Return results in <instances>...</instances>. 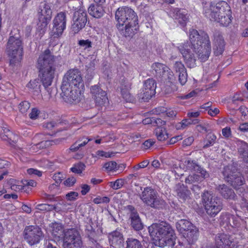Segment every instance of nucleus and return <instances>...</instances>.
Returning <instances> with one entry per match:
<instances>
[{
    "label": "nucleus",
    "mask_w": 248,
    "mask_h": 248,
    "mask_svg": "<svg viewBox=\"0 0 248 248\" xmlns=\"http://www.w3.org/2000/svg\"><path fill=\"white\" fill-rule=\"evenodd\" d=\"M190 43L177 44V48L182 54L186 65L193 68L196 65L197 58L201 62L206 61L211 53L210 42L208 35L204 31H198L193 29L189 32Z\"/></svg>",
    "instance_id": "nucleus-1"
},
{
    "label": "nucleus",
    "mask_w": 248,
    "mask_h": 248,
    "mask_svg": "<svg viewBox=\"0 0 248 248\" xmlns=\"http://www.w3.org/2000/svg\"><path fill=\"white\" fill-rule=\"evenodd\" d=\"M148 232L153 242L150 243L146 248H155V246L173 247L175 244L176 236L174 231L167 222L152 224L148 227Z\"/></svg>",
    "instance_id": "nucleus-2"
},
{
    "label": "nucleus",
    "mask_w": 248,
    "mask_h": 248,
    "mask_svg": "<svg viewBox=\"0 0 248 248\" xmlns=\"http://www.w3.org/2000/svg\"><path fill=\"white\" fill-rule=\"evenodd\" d=\"M201 2L203 14L207 18L224 26L229 25L232 21V12L226 2L221 1L216 4L212 0H201Z\"/></svg>",
    "instance_id": "nucleus-3"
},
{
    "label": "nucleus",
    "mask_w": 248,
    "mask_h": 248,
    "mask_svg": "<svg viewBox=\"0 0 248 248\" xmlns=\"http://www.w3.org/2000/svg\"><path fill=\"white\" fill-rule=\"evenodd\" d=\"M115 18L118 22L117 28L120 30H124V34L126 36H131L138 29V16L133 9L129 7H119L115 13Z\"/></svg>",
    "instance_id": "nucleus-4"
},
{
    "label": "nucleus",
    "mask_w": 248,
    "mask_h": 248,
    "mask_svg": "<svg viewBox=\"0 0 248 248\" xmlns=\"http://www.w3.org/2000/svg\"><path fill=\"white\" fill-rule=\"evenodd\" d=\"M54 62V56L49 49H46L38 59L37 67L39 70V76L45 88L51 85L54 78L56 69Z\"/></svg>",
    "instance_id": "nucleus-5"
},
{
    "label": "nucleus",
    "mask_w": 248,
    "mask_h": 248,
    "mask_svg": "<svg viewBox=\"0 0 248 248\" xmlns=\"http://www.w3.org/2000/svg\"><path fill=\"white\" fill-rule=\"evenodd\" d=\"M6 51L9 57L10 65L13 67L19 65L23 59V46L19 35L10 36Z\"/></svg>",
    "instance_id": "nucleus-6"
},
{
    "label": "nucleus",
    "mask_w": 248,
    "mask_h": 248,
    "mask_svg": "<svg viewBox=\"0 0 248 248\" xmlns=\"http://www.w3.org/2000/svg\"><path fill=\"white\" fill-rule=\"evenodd\" d=\"M152 69L153 72H155L153 73L156 77L162 78L164 82L168 84L165 87V92L166 93H170L176 90V86L173 84L175 77L168 66L161 63L155 62L152 65Z\"/></svg>",
    "instance_id": "nucleus-7"
},
{
    "label": "nucleus",
    "mask_w": 248,
    "mask_h": 248,
    "mask_svg": "<svg viewBox=\"0 0 248 248\" xmlns=\"http://www.w3.org/2000/svg\"><path fill=\"white\" fill-rule=\"evenodd\" d=\"M202 201L206 213L210 217H216L222 209L223 204L220 199L208 191L203 193Z\"/></svg>",
    "instance_id": "nucleus-8"
},
{
    "label": "nucleus",
    "mask_w": 248,
    "mask_h": 248,
    "mask_svg": "<svg viewBox=\"0 0 248 248\" xmlns=\"http://www.w3.org/2000/svg\"><path fill=\"white\" fill-rule=\"evenodd\" d=\"M140 198L146 205L154 208H162L166 204L165 201L158 196L154 189L150 187L144 188Z\"/></svg>",
    "instance_id": "nucleus-9"
},
{
    "label": "nucleus",
    "mask_w": 248,
    "mask_h": 248,
    "mask_svg": "<svg viewBox=\"0 0 248 248\" xmlns=\"http://www.w3.org/2000/svg\"><path fill=\"white\" fill-rule=\"evenodd\" d=\"M223 174L226 181L230 183L234 188L238 190L241 189L239 186L244 184L245 181L240 173L237 172L235 166L232 164L224 167Z\"/></svg>",
    "instance_id": "nucleus-10"
},
{
    "label": "nucleus",
    "mask_w": 248,
    "mask_h": 248,
    "mask_svg": "<svg viewBox=\"0 0 248 248\" xmlns=\"http://www.w3.org/2000/svg\"><path fill=\"white\" fill-rule=\"evenodd\" d=\"M52 10L51 6L47 3H42L40 5L38 11V22L37 30L44 33L46 31L47 25L52 17Z\"/></svg>",
    "instance_id": "nucleus-11"
},
{
    "label": "nucleus",
    "mask_w": 248,
    "mask_h": 248,
    "mask_svg": "<svg viewBox=\"0 0 248 248\" xmlns=\"http://www.w3.org/2000/svg\"><path fill=\"white\" fill-rule=\"evenodd\" d=\"M64 85L65 87H84L80 72L77 69L68 70L64 75L62 86Z\"/></svg>",
    "instance_id": "nucleus-12"
},
{
    "label": "nucleus",
    "mask_w": 248,
    "mask_h": 248,
    "mask_svg": "<svg viewBox=\"0 0 248 248\" xmlns=\"http://www.w3.org/2000/svg\"><path fill=\"white\" fill-rule=\"evenodd\" d=\"M64 248H81L82 242L79 232L75 228L67 229L64 235Z\"/></svg>",
    "instance_id": "nucleus-13"
},
{
    "label": "nucleus",
    "mask_w": 248,
    "mask_h": 248,
    "mask_svg": "<svg viewBox=\"0 0 248 248\" xmlns=\"http://www.w3.org/2000/svg\"><path fill=\"white\" fill-rule=\"evenodd\" d=\"M66 16L64 12H60L55 16L52 22V28L50 36L54 38H58L62 35L66 29Z\"/></svg>",
    "instance_id": "nucleus-14"
},
{
    "label": "nucleus",
    "mask_w": 248,
    "mask_h": 248,
    "mask_svg": "<svg viewBox=\"0 0 248 248\" xmlns=\"http://www.w3.org/2000/svg\"><path fill=\"white\" fill-rule=\"evenodd\" d=\"M62 95L66 102L72 103L78 102L81 99L84 87L71 88L65 87V85L61 87Z\"/></svg>",
    "instance_id": "nucleus-15"
},
{
    "label": "nucleus",
    "mask_w": 248,
    "mask_h": 248,
    "mask_svg": "<svg viewBox=\"0 0 248 248\" xmlns=\"http://www.w3.org/2000/svg\"><path fill=\"white\" fill-rule=\"evenodd\" d=\"M87 21L86 10L80 7L75 11L73 17L71 30L74 33H78L85 26Z\"/></svg>",
    "instance_id": "nucleus-16"
},
{
    "label": "nucleus",
    "mask_w": 248,
    "mask_h": 248,
    "mask_svg": "<svg viewBox=\"0 0 248 248\" xmlns=\"http://www.w3.org/2000/svg\"><path fill=\"white\" fill-rule=\"evenodd\" d=\"M24 237L27 242L32 246L36 244L43 238V235L41 228L37 226H29L25 228Z\"/></svg>",
    "instance_id": "nucleus-17"
},
{
    "label": "nucleus",
    "mask_w": 248,
    "mask_h": 248,
    "mask_svg": "<svg viewBox=\"0 0 248 248\" xmlns=\"http://www.w3.org/2000/svg\"><path fill=\"white\" fill-rule=\"evenodd\" d=\"M156 83L153 78L147 79L144 83L140 97L144 101H146L155 94Z\"/></svg>",
    "instance_id": "nucleus-18"
},
{
    "label": "nucleus",
    "mask_w": 248,
    "mask_h": 248,
    "mask_svg": "<svg viewBox=\"0 0 248 248\" xmlns=\"http://www.w3.org/2000/svg\"><path fill=\"white\" fill-rule=\"evenodd\" d=\"M216 248H237L231 239L230 236L226 234L217 235L215 238Z\"/></svg>",
    "instance_id": "nucleus-19"
},
{
    "label": "nucleus",
    "mask_w": 248,
    "mask_h": 248,
    "mask_svg": "<svg viewBox=\"0 0 248 248\" xmlns=\"http://www.w3.org/2000/svg\"><path fill=\"white\" fill-rule=\"evenodd\" d=\"M174 189L177 196L180 201L188 202L191 199V192L183 184L178 183L175 186Z\"/></svg>",
    "instance_id": "nucleus-20"
},
{
    "label": "nucleus",
    "mask_w": 248,
    "mask_h": 248,
    "mask_svg": "<svg viewBox=\"0 0 248 248\" xmlns=\"http://www.w3.org/2000/svg\"><path fill=\"white\" fill-rule=\"evenodd\" d=\"M109 242L111 246L114 248L124 247V238L122 234L119 231H114L108 235Z\"/></svg>",
    "instance_id": "nucleus-21"
},
{
    "label": "nucleus",
    "mask_w": 248,
    "mask_h": 248,
    "mask_svg": "<svg viewBox=\"0 0 248 248\" xmlns=\"http://www.w3.org/2000/svg\"><path fill=\"white\" fill-rule=\"evenodd\" d=\"M172 69L178 73L179 81L181 85H184L187 81V75L184 64L180 61H177L174 63Z\"/></svg>",
    "instance_id": "nucleus-22"
},
{
    "label": "nucleus",
    "mask_w": 248,
    "mask_h": 248,
    "mask_svg": "<svg viewBox=\"0 0 248 248\" xmlns=\"http://www.w3.org/2000/svg\"><path fill=\"white\" fill-rule=\"evenodd\" d=\"M156 123L158 124L160 123L161 126H158L155 130L154 133L158 140L160 141H164L169 138V133L164 125L166 124V122L162 121L161 119H157Z\"/></svg>",
    "instance_id": "nucleus-23"
},
{
    "label": "nucleus",
    "mask_w": 248,
    "mask_h": 248,
    "mask_svg": "<svg viewBox=\"0 0 248 248\" xmlns=\"http://www.w3.org/2000/svg\"><path fill=\"white\" fill-rule=\"evenodd\" d=\"M225 42L223 37L219 35H216L213 42V49L216 56L221 55L225 49Z\"/></svg>",
    "instance_id": "nucleus-24"
},
{
    "label": "nucleus",
    "mask_w": 248,
    "mask_h": 248,
    "mask_svg": "<svg viewBox=\"0 0 248 248\" xmlns=\"http://www.w3.org/2000/svg\"><path fill=\"white\" fill-rule=\"evenodd\" d=\"M53 142L52 140H43L38 143L34 144L32 145H30L29 147L24 148L26 151L23 149H19L18 153L21 155L23 153L26 152L27 151H30L31 153H35L38 151V149L44 148L49 147L52 145Z\"/></svg>",
    "instance_id": "nucleus-25"
},
{
    "label": "nucleus",
    "mask_w": 248,
    "mask_h": 248,
    "mask_svg": "<svg viewBox=\"0 0 248 248\" xmlns=\"http://www.w3.org/2000/svg\"><path fill=\"white\" fill-rule=\"evenodd\" d=\"M52 234L53 237L57 240L63 239L65 231L63 226L61 223L54 222L52 223Z\"/></svg>",
    "instance_id": "nucleus-26"
},
{
    "label": "nucleus",
    "mask_w": 248,
    "mask_h": 248,
    "mask_svg": "<svg viewBox=\"0 0 248 248\" xmlns=\"http://www.w3.org/2000/svg\"><path fill=\"white\" fill-rule=\"evenodd\" d=\"M176 227L178 232L182 234H186L187 232L195 227L190 221L186 219H181L176 223Z\"/></svg>",
    "instance_id": "nucleus-27"
},
{
    "label": "nucleus",
    "mask_w": 248,
    "mask_h": 248,
    "mask_svg": "<svg viewBox=\"0 0 248 248\" xmlns=\"http://www.w3.org/2000/svg\"><path fill=\"white\" fill-rule=\"evenodd\" d=\"M173 16L181 25L186 24L188 20V16L187 12L185 10H181L175 8L173 11Z\"/></svg>",
    "instance_id": "nucleus-28"
},
{
    "label": "nucleus",
    "mask_w": 248,
    "mask_h": 248,
    "mask_svg": "<svg viewBox=\"0 0 248 248\" xmlns=\"http://www.w3.org/2000/svg\"><path fill=\"white\" fill-rule=\"evenodd\" d=\"M88 12L93 17L99 18L103 16L104 10L101 5H91L88 8Z\"/></svg>",
    "instance_id": "nucleus-29"
},
{
    "label": "nucleus",
    "mask_w": 248,
    "mask_h": 248,
    "mask_svg": "<svg viewBox=\"0 0 248 248\" xmlns=\"http://www.w3.org/2000/svg\"><path fill=\"white\" fill-rule=\"evenodd\" d=\"M183 236L186 239L189 244H192L197 239L199 236L198 229L195 226L191 228V230L186 232V234H183Z\"/></svg>",
    "instance_id": "nucleus-30"
},
{
    "label": "nucleus",
    "mask_w": 248,
    "mask_h": 248,
    "mask_svg": "<svg viewBox=\"0 0 248 248\" xmlns=\"http://www.w3.org/2000/svg\"><path fill=\"white\" fill-rule=\"evenodd\" d=\"M239 146L238 152L241 155V158L246 162H248V144L242 140L238 142Z\"/></svg>",
    "instance_id": "nucleus-31"
},
{
    "label": "nucleus",
    "mask_w": 248,
    "mask_h": 248,
    "mask_svg": "<svg viewBox=\"0 0 248 248\" xmlns=\"http://www.w3.org/2000/svg\"><path fill=\"white\" fill-rule=\"evenodd\" d=\"M218 190L225 199H233L235 197V195L233 190L225 185H220L218 186Z\"/></svg>",
    "instance_id": "nucleus-32"
},
{
    "label": "nucleus",
    "mask_w": 248,
    "mask_h": 248,
    "mask_svg": "<svg viewBox=\"0 0 248 248\" xmlns=\"http://www.w3.org/2000/svg\"><path fill=\"white\" fill-rule=\"evenodd\" d=\"M30 91L33 93L34 95H38L41 92V83L38 79L31 80L27 85Z\"/></svg>",
    "instance_id": "nucleus-33"
},
{
    "label": "nucleus",
    "mask_w": 248,
    "mask_h": 248,
    "mask_svg": "<svg viewBox=\"0 0 248 248\" xmlns=\"http://www.w3.org/2000/svg\"><path fill=\"white\" fill-rule=\"evenodd\" d=\"M72 204L65 201L58 202L54 206V210L60 213H66L72 209Z\"/></svg>",
    "instance_id": "nucleus-34"
},
{
    "label": "nucleus",
    "mask_w": 248,
    "mask_h": 248,
    "mask_svg": "<svg viewBox=\"0 0 248 248\" xmlns=\"http://www.w3.org/2000/svg\"><path fill=\"white\" fill-rule=\"evenodd\" d=\"M131 225L136 230H140L142 228V224L139 215L137 212H132L131 214Z\"/></svg>",
    "instance_id": "nucleus-35"
},
{
    "label": "nucleus",
    "mask_w": 248,
    "mask_h": 248,
    "mask_svg": "<svg viewBox=\"0 0 248 248\" xmlns=\"http://www.w3.org/2000/svg\"><path fill=\"white\" fill-rule=\"evenodd\" d=\"M3 132L5 133L3 135L1 136V138L2 140H9L13 142H16L18 139V136L14 135L12 132L6 128L3 127Z\"/></svg>",
    "instance_id": "nucleus-36"
},
{
    "label": "nucleus",
    "mask_w": 248,
    "mask_h": 248,
    "mask_svg": "<svg viewBox=\"0 0 248 248\" xmlns=\"http://www.w3.org/2000/svg\"><path fill=\"white\" fill-rule=\"evenodd\" d=\"M180 167L186 170H195L196 167L199 168V166L191 161L189 158H186L184 161H182L180 164Z\"/></svg>",
    "instance_id": "nucleus-37"
},
{
    "label": "nucleus",
    "mask_w": 248,
    "mask_h": 248,
    "mask_svg": "<svg viewBox=\"0 0 248 248\" xmlns=\"http://www.w3.org/2000/svg\"><path fill=\"white\" fill-rule=\"evenodd\" d=\"M9 183L11 185V189L16 192H18L25 189V185H24L23 181H19L12 179L10 180Z\"/></svg>",
    "instance_id": "nucleus-38"
},
{
    "label": "nucleus",
    "mask_w": 248,
    "mask_h": 248,
    "mask_svg": "<svg viewBox=\"0 0 248 248\" xmlns=\"http://www.w3.org/2000/svg\"><path fill=\"white\" fill-rule=\"evenodd\" d=\"M125 248H142L140 242L137 239L133 238H128L126 240Z\"/></svg>",
    "instance_id": "nucleus-39"
},
{
    "label": "nucleus",
    "mask_w": 248,
    "mask_h": 248,
    "mask_svg": "<svg viewBox=\"0 0 248 248\" xmlns=\"http://www.w3.org/2000/svg\"><path fill=\"white\" fill-rule=\"evenodd\" d=\"M78 44L80 48L88 51L92 47V43L89 39L80 40L78 41Z\"/></svg>",
    "instance_id": "nucleus-40"
},
{
    "label": "nucleus",
    "mask_w": 248,
    "mask_h": 248,
    "mask_svg": "<svg viewBox=\"0 0 248 248\" xmlns=\"http://www.w3.org/2000/svg\"><path fill=\"white\" fill-rule=\"evenodd\" d=\"M103 168L108 172L115 171L118 169L117 164L115 161H109L106 163L104 165Z\"/></svg>",
    "instance_id": "nucleus-41"
},
{
    "label": "nucleus",
    "mask_w": 248,
    "mask_h": 248,
    "mask_svg": "<svg viewBox=\"0 0 248 248\" xmlns=\"http://www.w3.org/2000/svg\"><path fill=\"white\" fill-rule=\"evenodd\" d=\"M104 97L106 98L105 100L103 98V96H102V93H99L94 97V99L97 105L102 106L108 103V99L107 96V93L106 92Z\"/></svg>",
    "instance_id": "nucleus-42"
},
{
    "label": "nucleus",
    "mask_w": 248,
    "mask_h": 248,
    "mask_svg": "<svg viewBox=\"0 0 248 248\" xmlns=\"http://www.w3.org/2000/svg\"><path fill=\"white\" fill-rule=\"evenodd\" d=\"M91 93L93 94V97H94L99 93H102V96H103V98H104L105 100L106 99V98L104 97L105 92L103 91L97 85H94L91 87Z\"/></svg>",
    "instance_id": "nucleus-43"
},
{
    "label": "nucleus",
    "mask_w": 248,
    "mask_h": 248,
    "mask_svg": "<svg viewBox=\"0 0 248 248\" xmlns=\"http://www.w3.org/2000/svg\"><path fill=\"white\" fill-rule=\"evenodd\" d=\"M85 165L82 163H79L75 165L71 168V170L75 173L81 174L85 170Z\"/></svg>",
    "instance_id": "nucleus-44"
},
{
    "label": "nucleus",
    "mask_w": 248,
    "mask_h": 248,
    "mask_svg": "<svg viewBox=\"0 0 248 248\" xmlns=\"http://www.w3.org/2000/svg\"><path fill=\"white\" fill-rule=\"evenodd\" d=\"M35 208L42 211H48L54 210V206L48 204H39L36 206Z\"/></svg>",
    "instance_id": "nucleus-45"
},
{
    "label": "nucleus",
    "mask_w": 248,
    "mask_h": 248,
    "mask_svg": "<svg viewBox=\"0 0 248 248\" xmlns=\"http://www.w3.org/2000/svg\"><path fill=\"white\" fill-rule=\"evenodd\" d=\"M113 155V153L112 152H107L104 151L103 150H98L95 153V156L93 155V157H105V158H109L111 157V156Z\"/></svg>",
    "instance_id": "nucleus-46"
},
{
    "label": "nucleus",
    "mask_w": 248,
    "mask_h": 248,
    "mask_svg": "<svg viewBox=\"0 0 248 248\" xmlns=\"http://www.w3.org/2000/svg\"><path fill=\"white\" fill-rule=\"evenodd\" d=\"M124 181L122 179H117L115 182H109V186L113 189H118L122 187Z\"/></svg>",
    "instance_id": "nucleus-47"
},
{
    "label": "nucleus",
    "mask_w": 248,
    "mask_h": 248,
    "mask_svg": "<svg viewBox=\"0 0 248 248\" xmlns=\"http://www.w3.org/2000/svg\"><path fill=\"white\" fill-rule=\"evenodd\" d=\"M200 176L199 174L189 175L185 179L186 184H191L200 180Z\"/></svg>",
    "instance_id": "nucleus-48"
},
{
    "label": "nucleus",
    "mask_w": 248,
    "mask_h": 248,
    "mask_svg": "<svg viewBox=\"0 0 248 248\" xmlns=\"http://www.w3.org/2000/svg\"><path fill=\"white\" fill-rule=\"evenodd\" d=\"M30 107V103L26 101L21 102L18 106L19 109L20 111L22 113L26 112L29 109Z\"/></svg>",
    "instance_id": "nucleus-49"
},
{
    "label": "nucleus",
    "mask_w": 248,
    "mask_h": 248,
    "mask_svg": "<svg viewBox=\"0 0 248 248\" xmlns=\"http://www.w3.org/2000/svg\"><path fill=\"white\" fill-rule=\"evenodd\" d=\"M208 140L204 146V147H208L211 145H213L216 141L217 139V137L216 135L214 134H209L208 135Z\"/></svg>",
    "instance_id": "nucleus-50"
},
{
    "label": "nucleus",
    "mask_w": 248,
    "mask_h": 248,
    "mask_svg": "<svg viewBox=\"0 0 248 248\" xmlns=\"http://www.w3.org/2000/svg\"><path fill=\"white\" fill-rule=\"evenodd\" d=\"M109 199L108 197H97L94 198L93 202L95 204L108 203L109 202Z\"/></svg>",
    "instance_id": "nucleus-51"
},
{
    "label": "nucleus",
    "mask_w": 248,
    "mask_h": 248,
    "mask_svg": "<svg viewBox=\"0 0 248 248\" xmlns=\"http://www.w3.org/2000/svg\"><path fill=\"white\" fill-rule=\"evenodd\" d=\"M78 196V193L75 191H70L65 195V198L68 201H74L76 200Z\"/></svg>",
    "instance_id": "nucleus-52"
},
{
    "label": "nucleus",
    "mask_w": 248,
    "mask_h": 248,
    "mask_svg": "<svg viewBox=\"0 0 248 248\" xmlns=\"http://www.w3.org/2000/svg\"><path fill=\"white\" fill-rule=\"evenodd\" d=\"M40 111L37 108H33L29 114L30 118L32 120H36L39 118Z\"/></svg>",
    "instance_id": "nucleus-53"
},
{
    "label": "nucleus",
    "mask_w": 248,
    "mask_h": 248,
    "mask_svg": "<svg viewBox=\"0 0 248 248\" xmlns=\"http://www.w3.org/2000/svg\"><path fill=\"white\" fill-rule=\"evenodd\" d=\"M198 123V120H192L191 119H184L182 121V124L184 128H186V127L191 124H196Z\"/></svg>",
    "instance_id": "nucleus-54"
},
{
    "label": "nucleus",
    "mask_w": 248,
    "mask_h": 248,
    "mask_svg": "<svg viewBox=\"0 0 248 248\" xmlns=\"http://www.w3.org/2000/svg\"><path fill=\"white\" fill-rule=\"evenodd\" d=\"M155 143L152 139H148L144 141L142 145V148L144 150H147L150 148Z\"/></svg>",
    "instance_id": "nucleus-55"
},
{
    "label": "nucleus",
    "mask_w": 248,
    "mask_h": 248,
    "mask_svg": "<svg viewBox=\"0 0 248 248\" xmlns=\"http://www.w3.org/2000/svg\"><path fill=\"white\" fill-rule=\"evenodd\" d=\"M149 163V162L148 160H144L142 162H140V163L138 164V165L135 166L133 167V169L135 170H138L140 169L144 168L146 167L148 165Z\"/></svg>",
    "instance_id": "nucleus-56"
},
{
    "label": "nucleus",
    "mask_w": 248,
    "mask_h": 248,
    "mask_svg": "<svg viewBox=\"0 0 248 248\" xmlns=\"http://www.w3.org/2000/svg\"><path fill=\"white\" fill-rule=\"evenodd\" d=\"M154 113L156 115H162L165 116L166 108L163 107H160L155 108L154 110Z\"/></svg>",
    "instance_id": "nucleus-57"
},
{
    "label": "nucleus",
    "mask_w": 248,
    "mask_h": 248,
    "mask_svg": "<svg viewBox=\"0 0 248 248\" xmlns=\"http://www.w3.org/2000/svg\"><path fill=\"white\" fill-rule=\"evenodd\" d=\"M76 182V179L75 177H72L67 179L64 182V184L67 186H73Z\"/></svg>",
    "instance_id": "nucleus-58"
},
{
    "label": "nucleus",
    "mask_w": 248,
    "mask_h": 248,
    "mask_svg": "<svg viewBox=\"0 0 248 248\" xmlns=\"http://www.w3.org/2000/svg\"><path fill=\"white\" fill-rule=\"evenodd\" d=\"M81 188V193L82 195H85L90 190V186L87 184H81L80 186Z\"/></svg>",
    "instance_id": "nucleus-59"
},
{
    "label": "nucleus",
    "mask_w": 248,
    "mask_h": 248,
    "mask_svg": "<svg viewBox=\"0 0 248 248\" xmlns=\"http://www.w3.org/2000/svg\"><path fill=\"white\" fill-rule=\"evenodd\" d=\"M194 141V138L193 136L189 137L185 139L183 141V146H188L191 145Z\"/></svg>",
    "instance_id": "nucleus-60"
},
{
    "label": "nucleus",
    "mask_w": 248,
    "mask_h": 248,
    "mask_svg": "<svg viewBox=\"0 0 248 248\" xmlns=\"http://www.w3.org/2000/svg\"><path fill=\"white\" fill-rule=\"evenodd\" d=\"M243 99L242 95L240 93H236L232 97V101L233 103H235L237 101H243Z\"/></svg>",
    "instance_id": "nucleus-61"
},
{
    "label": "nucleus",
    "mask_w": 248,
    "mask_h": 248,
    "mask_svg": "<svg viewBox=\"0 0 248 248\" xmlns=\"http://www.w3.org/2000/svg\"><path fill=\"white\" fill-rule=\"evenodd\" d=\"M27 172L30 175H35L38 176H41L42 175V172L40 171L33 168L28 169Z\"/></svg>",
    "instance_id": "nucleus-62"
},
{
    "label": "nucleus",
    "mask_w": 248,
    "mask_h": 248,
    "mask_svg": "<svg viewBox=\"0 0 248 248\" xmlns=\"http://www.w3.org/2000/svg\"><path fill=\"white\" fill-rule=\"evenodd\" d=\"M62 178V174L60 172L55 173L53 176V179L57 184L61 183Z\"/></svg>",
    "instance_id": "nucleus-63"
},
{
    "label": "nucleus",
    "mask_w": 248,
    "mask_h": 248,
    "mask_svg": "<svg viewBox=\"0 0 248 248\" xmlns=\"http://www.w3.org/2000/svg\"><path fill=\"white\" fill-rule=\"evenodd\" d=\"M183 139L182 135H177L171 138L169 141L170 144H173L177 141L181 140Z\"/></svg>",
    "instance_id": "nucleus-64"
}]
</instances>
